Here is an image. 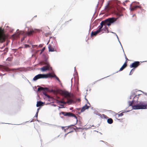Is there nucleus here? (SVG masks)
I'll return each mask as SVG.
<instances>
[{
  "mask_svg": "<svg viewBox=\"0 0 147 147\" xmlns=\"http://www.w3.org/2000/svg\"><path fill=\"white\" fill-rule=\"evenodd\" d=\"M117 19L114 18H109L104 21H102L100 23V25L98 27V29L96 31L92 32L91 36H96L98 33L102 30V28L103 25L107 24V26H110L111 24L116 21Z\"/></svg>",
  "mask_w": 147,
  "mask_h": 147,
  "instance_id": "f257e3e1",
  "label": "nucleus"
},
{
  "mask_svg": "<svg viewBox=\"0 0 147 147\" xmlns=\"http://www.w3.org/2000/svg\"><path fill=\"white\" fill-rule=\"evenodd\" d=\"M147 108V104L142 102L138 103L136 102V105L133 106L134 109H144Z\"/></svg>",
  "mask_w": 147,
  "mask_h": 147,
  "instance_id": "f03ea898",
  "label": "nucleus"
},
{
  "mask_svg": "<svg viewBox=\"0 0 147 147\" xmlns=\"http://www.w3.org/2000/svg\"><path fill=\"white\" fill-rule=\"evenodd\" d=\"M130 8L131 11H134L138 8L141 9V7L140 6L139 2H134L130 5Z\"/></svg>",
  "mask_w": 147,
  "mask_h": 147,
  "instance_id": "7ed1b4c3",
  "label": "nucleus"
},
{
  "mask_svg": "<svg viewBox=\"0 0 147 147\" xmlns=\"http://www.w3.org/2000/svg\"><path fill=\"white\" fill-rule=\"evenodd\" d=\"M38 31V30L37 29H30L27 32H22V33L24 36V37H26L27 36H30Z\"/></svg>",
  "mask_w": 147,
  "mask_h": 147,
  "instance_id": "20e7f679",
  "label": "nucleus"
},
{
  "mask_svg": "<svg viewBox=\"0 0 147 147\" xmlns=\"http://www.w3.org/2000/svg\"><path fill=\"white\" fill-rule=\"evenodd\" d=\"M62 114L65 116L68 117H74L76 119L77 121H78L77 117L75 115L71 112H61V113Z\"/></svg>",
  "mask_w": 147,
  "mask_h": 147,
  "instance_id": "39448f33",
  "label": "nucleus"
},
{
  "mask_svg": "<svg viewBox=\"0 0 147 147\" xmlns=\"http://www.w3.org/2000/svg\"><path fill=\"white\" fill-rule=\"evenodd\" d=\"M5 35L3 31L0 28V42H3L5 41Z\"/></svg>",
  "mask_w": 147,
  "mask_h": 147,
  "instance_id": "423d86ee",
  "label": "nucleus"
},
{
  "mask_svg": "<svg viewBox=\"0 0 147 147\" xmlns=\"http://www.w3.org/2000/svg\"><path fill=\"white\" fill-rule=\"evenodd\" d=\"M138 96H136L134 98L132 102L129 101V106H132L133 107V106L134 105H136V103H138Z\"/></svg>",
  "mask_w": 147,
  "mask_h": 147,
  "instance_id": "0eeeda50",
  "label": "nucleus"
},
{
  "mask_svg": "<svg viewBox=\"0 0 147 147\" xmlns=\"http://www.w3.org/2000/svg\"><path fill=\"white\" fill-rule=\"evenodd\" d=\"M62 95L64 96L65 98H67L71 97L69 93L67 91H62L61 92Z\"/></svg>",
  "mask_w": 147,
  "mask_h": 147,
  "instance_id": "6e6552de",
  "label": "nucleus"
},
{
  "mask_svg": "<svg viewBox=\"0 0 147 147\" xmlns=\"http://www.w3.org/2000/svg\"><path fill=\"white\" fill-rule=\"evenodd\" d=\"M140 64V62L139 61H135L131 65H130V67L131 68H134L137 67Z\"/></svg>",
  "mask_w": 147,
  "mask_h": 147,
  "instance_id": "1a4fd4ad",
  "label": "nucleus"
},
{
  "mask_svg": "<svg viewBox=\"0 0 147 147\" xmlns=\"http://www.w3.org/2000/svg\"><path fill=\"white\" fill-rule=\"evenodd\" d=\"M40 78H44V74H38L36 76L33 78V80L35 81Z\"/></svg>",
  "mask_w": 147,
  "mask_h": 147,
  "instance_id": "9d476101",
  "label": "nucleus"
},
{
  "mask_svg": "<svg viewBox=\"0 0 147 147\" xmlns=\"http://www.w3.org/2000/svg\"><path fill=\"white\" fill-rule=\"evenodd\" d=\"M48 48L49 52L57 51V49L55 48L54 46H52L51 45H49Z\"/></svg>",
  "mask_w": 147,
  "mask_h": 147,
  "instance_id": "9b49d317",
  "label": "nucleus"
},
{
  "mask_svg": "<svg viewBox=\"0 0 147 147\" xmlns=\"http://www.w3.org/2000/svg\"><path fill=\"white\" fill-rule=\"evenodd\" d=\"M62 129H64V131L65 132L66 131V130L67 129V130H68L70 129H71V130H72V131H73L74 130H75V129L74 128V127H71V126H68V127L67 128H66V129H65L64 128H65V127H62ZM71 131H70L69 132H68L67 134H65V137H66V135L69 133H70V132H71Z\"/></svg>",
  "mask_w": 147,
  "mask_h": 147,
  "instance_id": "f8f14e48",
  "label": "nucleus"
},
{
  "mask_svg": "<svg viewBox=\"0 0 147 147\" xmlns=\"http://www.w3.org/2000/svg\"><path fill=\"white\" fill-rule=\"evenodd\" d=\"M44 78H48L55 77L56 76L55 74H52L51 73H49L47 74H44Z\"/></svg>",
  "mask_w": 147,
  "mask_h": 147,
  "instance_id": "ddd939ff",
  "label": "nucleus"
},
{
  "mask_svg": "<svg viewBox=\"0 0 147 147\" xmlns=\"http://www.w3.org/2000/svg\"><path fill=\"white\" fill-rule=\"evenodd\" d=\"M50 65L49 64H47V66H44L40 68V70L42 71H44L49 69Z\"/></svg>",
  "mask_w": 147,
  "mask_h": 147,
  "instance_id": "4468645a",
  "label": "nucleus"
},
{
  "mask_svg": "<svg viewBox=\"0 0 147 147\" xmlns=\"http://www.w3.org/2000/svg\"><path fill=\"white\" fill-rule=\"evenodd\" d=\"M88 103L89 105H87L86 104L84 106L82 107L81 110V112H84L86 109H88L90 107V104L89 103Z\"/></svg>",
  "mask_w": 147,
  "mask_h": 147,
  "instance_id": "2eb2a0df",
  "label": "nucleus"
},
{
  "mask_svg": "<svg viewBox=\"0 0 147 147\" xmlns=\"http://www.w3.org/2000/svg\"><path fill=\"white\" fill-rule=\"evenodd\" d=\"M67 99L68 100L67 102H65V104H68V105H70L73 102V100L71 99H69V98Z\"/></svg>",
  "mask_w": 147,
  "mask_h": 147,
  "instance_id": "dca6fc26",
  "label": "nucleus"
},
{
  "mask_svg": "<svg viewBox=\"0 0 147 147\" xmlns=\"http://www.w3.org/2000/svg\"><path fill=\"white\" fill-rule=\"evenodd\" d=\"M127 66V64L126 63H124L123 66L120 69L119 71H122L124 68H125Z\"/></svg>",
  "mask_w": 147,
  "mask_h": 147,
  "instance_id": "f3484780",
  "label": "nucleus"
},
{
  "mask_svg": "<svg viewBox=\"0 0 147 147\" xmlns=\"http://www.w3.org/2000/svg\"><path fill=\"white\" fill-rule=\"evenodd\" d=\"M43 103L41 101H39L37 102V103L36 105L37 107H38L41 106L43 105Z\"/></svg>",
  "mask_w": 147,
  "mask_h": 147,
  "instance_id": "a211bd4d",
  "label": "nucleus"
},
{
  "mask_svg": "<svg viewBox=\"0 0 147 147\" xmlns=\"http://www.w3.org/2000/svg\"><path fill=\"white\" fill-rule=\"evenodd\" d=\"M2 68L3 70L6 71H10V69L8 67L5 66H3Z\"/></svg>",
  "mask_w": 147,
  "mask_h": 147,
  "instance_id": "6ab92c4d",
  "label": "nucleus"
},
{
  "mask_svg": "<svg viewBox=\"0 0 147 147\" xmlns=\"http://www.w3.org/2000/svg\"><path fill=\"white\" fill-rule=\"evenodd\" d=\"M107 121L109 123L111 124L113 123V121L111 118H109L107 119Z\"/></svg>",
  "mask_w": 147,
  "mask_h": 147,
  "instance_id": "aec40b11",
  "label": "nucleus"
},
{
  "mask_svg": "<svg viewBox=\"0 0 147 147\" xmlns=\"http://www.w3.org/2000/svg\"><path fill=\"white\" fill-rule=\"evenodd\" d=\"M45 89H47L48 90V88H44L42 87H40L38 88V91H40L41 90H44Z\"/></svg>",
  "mask_w": 147,
  "mask_h": 147,
  "instance_id": "412c9836",
  "label": "nucleus"
},
{
  "mask_svg": "<svg viewBox=\"0 0 147 147\" xmlns=\"http://www.w3.org/2000/svg\"><path fill=\"white\" fill-rule=\"evenodd\" d=\"M56 101H57V103H63V104H65V101H60V100H56Z\"/></svg>",
  "mask_w": 147,
  "mask_h": 147,
  "instance_id": "4be33fe9",
  "label": "nucleus"
},
{
  "mask_svg": "<svg viewBox=\"0 0 147 147\" xmlns=\"http://www.w3.org/2000/svg\"><path fill=\"white\" fill-rule=\"evenodd\" d=\"M106 25H107V24H105V25H104L105 26V27H104L102 29V30H105V31H106V30H107L108 32V28L106 27Z\"/></svg>",
  "mask_w": 147,
  "mask_h": 147,
  "instance_id": "5701e85b",
  "label": "nucleus"
},
{
  "mask_svg": "<svg viewBox=\"0 0 147 147\" xmlns=\"http://www.w3.org/2000/svg\"><path fill=\"white\" fill-rule=\"evenodd\" d=\"M124 112H123L120 113L119 114L117 115V117H119L122 116L123 115V113H124Z\"/></svg>",
  "mask_w": 147,
  "mask_h": 147,
  "instance_id": "b1692460",
  "label": "nucleus"
},
{
  "mask_svg": "<svg viewBox=\"0 0 147 147\" xmlns=\"http://www.w3.org/2000/svg\"><path fill=\"white\" fill-rule=\"evenodd\" d=\"M43 94L45 95L46 96H47L48 98L50 97L48 95V94H47L45 92H43Z\"/></svg>",
  "mask_w": 147,
  "mask_h": 147,
  "instance_id": "393cba45",
  "label": "nucleus"
},
{
  "mask_svg": "<svg viewBox=\"0 0 147 147\" xmlns=\"http://www.w3.org/2000/svg\"><path fill=\"white\" fill-rule=\"evenodd\" d=\"M125 58L126 59V60L124 63H126V64H127V61H129V60L128 59H127V57L125 55Z\"/></svg>",
  "mask_w": 147,
  "mask_h": 147,
  "instance_id": "a878e982",
  "label": "nucleus"
},
{
  "mask_svg": "<svg viewBox=\"0 0 147 147\" xmlns=\"http://www.w3.org/2000/svg\"><path fill=\"white\" fill-rule=\"evenodd\" d=\"M134 70L133 69H132L131 70V71L130 73H129V75H131L133 73V72H132V70Z\"/></svg>",
  "mask_w": 147,
  "mask_h": 147,
  "instance_id": "bb28decb",
  "label": "nucleus"
},
{
  "mask_svg": "<svg viewBox=\"0 0 147 147\" xmlns=\"http://www.w3.org/2000/svg\"><path fill=\"white\" fill-rule=\"evenodd\" d=\"M45 47H43V48H42V49L41 50V52H43L44 51V50H45Z\"/></svg>",
  "mask_w": 147,
  "mask_h": 147,
  "instance_id": "cd10ccee",
  "label": "nucleus"
},
{
  "mask_svg": "<svg viewBox=\"0 0 147 147\" xmlns=\"http://www.w3.org/2000/svg\"><path fill=\"white\" fill-rule=\"evenodd\" d=\"M39 109L38 108V111H37V112L36 113V117H37V116H38V110H39Z\"/></svg>",
  "mask_w": 147,
  "mask_h": 147,
  "instance_id": "c85d7f7f",
  "label": "nucleus"
},
{
  "mask_svg": "<svg viewBox=\"0 0 147 147\" xmlns=\"http://www.w3.org/2000/svg\"><path fill=\"white\" fill-rule=\"evenodd\" d=\"M55 77L57 79V80H58L59 81H60V80H59V78L58 77H57L56 76H55Z\"/></svg>",
  "mask_w": 147,
  "mask_h": 147,
  "instance_id": "c756f323",
  "label": "nucleus"
},
{
  "mask_svg": "<svg viewBox=\"0 0 147 147\" xmlns=\"http://www.w3.org/2000/svg\"><path fill=\"white\" fill-rule=\"evenodd\" d=\"M99 1L100 2V3H103L104 1V0H100Z\"/></svg>",
  "mask_w": 147,
  "mask_h": 147,
  "instance_id": "7c9ffc66",
  "label": "nucleus"
},
{
  "mask_svg": "<svg viewBox=\"0 0 147 147\" xmlns=\"http://www.w3.org/2000/svg\"><path fill=\"white\" fill-rule=\"evenodd\" d=\"M5 74H0V76H3L4 75H5Z\"/></svg>",
  "mask_w": 147,
  "mask_h": 147,
  "instance_id": "2f4dec72",
  "label": "nucleus"
},
{
  "mask_svg": "<svg viewBox=\"0 0 147 147\" xmlns=\"http://www.w3.org/2000/svg\"><path fill=\"white\" fill-rule=\"evenodd\" d=\"M107 8H108V9H109V8H110V6L109 5H107Z\"/></svg>",
  "mask_w": 147,
  "mask_h": 147,
  "instance_id": "473e14b6",
  "label": "nucleus"
},
{
  "mask_svg": "<svg viewBox=\"0 0 147 147\" xmlns=\"http://www.w3.org/2000/svg\"><path fill=\"white\" fill-rule=\"evenodd\" d=\"M59 105L61 106H63L64 105H63V104H61V105Z\"/></svg>",
  "mask_w": 147,
  "mask_h": 147,
  "instance_id": "72a5a7b5",
  "label": "nucleus"
},
{
  "mask_svg": "<svg viewBox=\"0 0 147 147\" xmlns=\"http://www.w3.org/2000/svg\"><path fill=\"white\" fill-rule=\"evenodd\" d=\"M133 69H134V70H132V72H133L134 71V70H135V69H134V68H133Z\"/></svg>",
  "mask_w": 147,
  "mask_h": 147,
  "instance_id": "f704fd0d",
  "label": "nucleus"
},
{
  "mask_svg": "<svg viewBox=\"0 0 147 147\" xmlns=\"http://www.w3.org/2000/svg\"><path fill=\"white\" fill-rule=\"evenodd\" d=\"M26 46H28V47H29V46L28 45H26Z\"/></svg>",
  "mask_w": 147,
  "mask_h": 147,
  "instance_id": "c9c22d12",
  "label": "nucleus"
},
{
  "mask_svg": "<svg viewBox=\"0 0 147 147\" xmlns=\"http://www.w3.org/2000/svg\"><path fill=\"white\" fill-rule=\"evenodd\" d=\"M42 52H41H41L40 53V54H42Z\"/></svg>",
  "mask_w": 147,
  "mask_h": 147,
  "instance_id": "e433bc0d",
  "label": "nucleus"
},
{
  "mask_svg": "<svg viewBox=\"0 0 147 147\" xmlns=\"http://www.w3.org/2000/svg\"><path fill=\"white\" fill-rule=\"evenodd\" d=\"M86 99V100L87 101H88V100H87V99Z\"/></svg>",
  "mask_w": 147,
  "mask_h": 147,
  "instance_id": "4c0bfd02",
  "label": "nucleus"
}]
</instances>
